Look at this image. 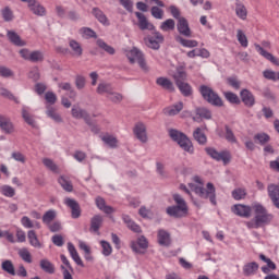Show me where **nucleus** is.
I'll return each mask as SVG.
<instances>
[{"instance_id": "nucleus-1", "label": "nucleus", "mask_w": 279, "mask_h": 279, "mask_svg": "<svg viewBox=\"0 0 279 279\" xmlns=\"http://www.w3.org/2000/svg\"><path fill=\"white\" fill-rule=\"evenodd\" d=\"M254 218L246 222V228L250 230H258V228H265V226H269L271 221H274V214L267 210L260 203L252 204Z\"/></svg>"}, {"instance_id": "nucleus-2", "label": "nucleus", "mask_w": 279, "mask_h": 279, "mask_svg": "<svg viewBox=\"0 0 279 279\" xmlns=\"http://www.w3.org/2000/svg\"><path fill=\"white\" fill-rule=\"evenodd\" d=\"M172 199L177 205L167 207L166 213L174 219H182L189 215V205L180 194H173Z\"/></svg>"}, {"instance_id": "nucleus-3", "label": "nucleus", "mask_w": 279, "mask_h": 279, "mask_svg": "<svg viewBox=\"0 0 279 279\" xmlns=\"http://www.w3.org/2000/svg\"><path fill=\"white\" fill-rule=\"evenodd\" d=\"M169 136L174 142L178 143V145L183 149V151H186L187 154H195V148L193 147V142L184 134L183 132H180L175 129L169 130Z\"/></svg>"}, {"instance_id": "nucleus-4", "label": "nucleus", "mask_w": 279, "mask_h": 279, "mask_svg": "<svg viewBox=\"0 0 279 279\" xmlns=\"http://www.w3.org/2000/svg\"><path fill=\"white\" fill-rule=\"evenodd\" d=\"M198 90L203 99L207 101V104L216 106L217 108L223 107V99H221L219 97V94H217V92H214V89L208 85H201Z\"/></svg>"}, {"instance_id": "nucleus-5", "label": "nucleus", "mask_w": 279, "mask_h": 279, "mask_svg": "<svg viewBox=\"0 0 279 279\" xmlns=\"http://www.w3.org/2000/svg\"><path fill=\"white\" fill-rule=\"evenodd\" d=\"M125 56L131 64H136L137 62L142 71H149L147 62L145 61V54L137 47L128 50Z\"/></svg>"}, {"instance_id": "nucleus-6", "label": "nucleus", "mask_w": 279, "mask_h": 279, "mask_svg": "<svg viewBox=\"0 0 279 279\" xmlns=\"http://www.w3.org/2000/svg\"><path fill=\"white\" fill-rule=\"evenodd\" d=\"M194 193L202 197V199H209L214 206H217V194L213 183H207L206 189L197 185L194 186Z\"/></svg>"}, {"instance_id": "nucleus-7", "label": "nucleus", "mask_w": 279, "mask_h": 279, "mask_svg": "<svg viewBox=\"0 0 279 279\" xmlns=\"http://www.w3.org/2000/svg\"><path fill=\"white\" fill-rule=\"evenodd\" d=\"M144 41L146 47L158 51V49H160V45L165 43V36H162L160 32L154 31L151 35H148L146 38H144Z\"/></svg>"}, {"instance_id": "nucleus-8", "label": "nucleus", "mask_w": 279, "mask_h": 279, "mask_svg": "<svg viewBox=\"0 0 279 279\" xmlns=\"http://www.w3.org/2000/svg\"><path fill=\"white\" fill-rule=\"evenodd\" d=\"M205 151L209 158L217 160V162H220V160L223 162V165H228V162H230V153L226 150L219 153L213 147H206Z\"/></svg>"}, {"instance_id": "nucleus-9", "label": "nucleus", "mask_w": 279, "mask_h": 279, "mask_svg": "<svg viewBox=\"0 0 279 279\" xmlns=\"http://www.w3.org/2000/svg\"><path fill=\"white\" fill-rule=\"evenodd\" d=\"M252 206L238 204L232 207V213L238 217H243L244 219H250L252 217Z\"/></svg>"}, {"instance_id": "nucleus-10", "label": "nucleus", "mask_w": 279, "mask_h": 279, "mask_svg": "<svg viewBox=\"0 0 279 279\" xmlns=\"http://www.w3.org/2000/svg\"><path fill=\"white\" fill-rule=\"evenodd\" d=\"M133 132L137 138V141H141V143H147V126L143 122H138L135 124Z\"/></svg>"}, {"instance_id": "nucleus-11", "label": "nucleus", "mask_w": 279, "mask_h": 279, "mask_svg": "<svg viewBox=\"0 0 279 279\" xmlns=\"http://www.w3.org/2000/svg\"><path fill=\"white\" fill-rule=\"evenodd\" d=\"M241 101L246 106V108H254L256 105V98L254 97V94L250 92V89H242L240 92Z\"/></svg>"}, {"instance_id": "nucleus-12", "label": "nucleus", "mask_w": 279, "mask_h": 279, "mask_svg": "<svg viewBox=\"0 0 279 279\" xmlns=\"http://www.w3.org/2000/svg\"><path fill=\"white\" fill-rule=\"evenodd\" d=\"M177 29L181 36H184L185 38H191V27L189 26V21L185 17L179 19Z\"/></svg>"}, {"instance_id": "nucleus-13", "label": "nucleus", "mask_w": 279, "mask_h": 279, "mask_svg": "<svg viewBox=\"0 0 279 279\" xmlns=\"http://www.w3.org/2000/svg\"><path fill=\"white\" fill-rule=\"evenodd\" d=\"M64 204L72 210V219H80L82 217V208L80 207V203L73 198H65Z\"/></svg>"}, {"instance_id": "nucleus-14", "label": "nucleus", "mask_w": 279, "mask_h": 279, "mask_svg": "<svg viewBox=\"0 0 279 279\" xmlns=\"http://www.w3.org/2000/svg\"><path fill=\"white\" fill-rule=\"evenodd\" d=\"M135 16L136 19H138V27L140 29H142V32H145V29H148L149 32H155L156 26H154V24L147 21V17L145 16V14L141 12H135Z\"/></svg>"}, {"instance_id": "nucleus-15", "label": "nucleus", "mask_w": 279, "mask_h": 279, "mask_svg": "<svg viewBox=\"0 0 279 279\" xmlns=\"http://www.w3.org/2000/svg\"><path fill=\"white\" fill-rule=\"evenodd\" d=\"M184 110V102L179 101L170 107H166L163 109V114H167V117H175L177 114H180Z\"/></svg>"}, {"instance_id": "nucleus-16", "label": "nucleus", "mask_w": 279, "mask_h": 279, "mask_svg": "<svg viewBox=\"0 0 279 279\" xmlns=\"http://www.w3.org/2000/svg\"><path fill=\"white\" fill-rule=\"evenodd\" d=\"M28 8L36 16H45V14H47L45 7H43L37 0H29Z\"/></svg>"}, {"instance_id": "nucleus-17", "label": "nucleus", "mask_w": 279, "mask_h": 279, "mask_svg": "<svg viewBox=\"0 0 279 279\" xmlns=\"http://www.w3.org/2000/svg\"><path fill=\"white\" fill-rule=\"evenodd\" d=\"M7 38L15 47H25V45H27V43H25V40L21 39V36L19 35V33H16L14 31H8Z\"/></svg>"}, {"instance_id": "nucleus-18", "label": "nucleus", "mask_w": 279, "mask_h": 279, "mask_svg": "<svg viewBox=\"0 0 279 279\" xmlns=\"http://www.w3.org/2000/svg\"><path fill=\"white\" fill-rule=\"evenodd\" d=\"M95 204L98 210H101L105 213V215H112V213H114V208L112 206L106 205V199L101 196L96 197Z\"/></svg>"}, {"instance_id": "nucleus-19", "label": "nucleus", "mask_w": 279, "mask_h": 279, "mask_svg": "<svg viewBox=\"0 0 279 279\" xmlns=\"http://www.w3.org/2000/svg\"><path fill=\"white\" fill-rule=\"evenodd\" d=\"M255 49L258 53H260L263 56V58H265L266 60H269V62H271L276 66H279V59L274 57V54H271V52L266 51L265 48H263L258 44H255Z\"/></svg>"}, {"instance_id": "nucleus-20", "label": "nucleus", "mask_w": 279, "mask_h": 279, "mask_svg": "<svg viewBox=\"0 0 279 279\" xmlns=\"http://www.w3.org/2000/svg\"><path fill=\"white\" fill-rule=\"evenodd\" d=\"M157 239L159 245L162 247H169L171 245V234L165 229L158 231Z\"/></svg>"}, {"instance_id": "nucleus-21", "label": "nucleus", "mask_w": 279, "mask_h": 279, "mask_svg": "<svg viewBox=\"0 0 279 279\" xmlns=\"http://www.w3.org/2000/svg\"><path fill=\"white\" fill-rule=\"evenodd\" d=\"M0 129L4 134H12V132H14V124H12L10 118L0 116Z\"/></svg>"}, {"instance_id": "nucleus-22", "label": "nucleus", "mask_w": 279, "mask_h": 279, "mask_svg": "<svg viewBox=\"0 0 279 279\" xmlns=\"http://www.w3.org/2000/svg\"><path fill=\"white\" fill-rule=\"evenodd\" d=\"M68 251L70 252V255L74 263L78 265V267H84V262L82 260V257H80V254L77 253V248H75V245L73 243H68Z\"/></svg>"}, {"instance_id": "nucleus-23", "label": "nucleus", "mask_w": 279, "mask_h": 279, "mask_svg": "<svg viewBox=\"0 0 279 279\" xmlns=\"http://www.w3.org/2000/svg\"><path fill=\"white\" fill-rule=\"evenodd\" d=\"M104 226V217L101 215H95L90 219V227L89 230L90 232H99V228Z\"/></svg>"}, {"instance_id": "nucleus-24", "label": "nucleus", "mask_w": 279, "mask_h": 279, "mask_svg": "<svg viewBox=\"0 0 279 279\" xmlns=\"http://www.w3.org/2000/svg\"><path fill=\"white\" fill-rule=\"evenodd\" d=\"M69 47L73 51V56L75 58H82V56L84 53V49L82 48V45L77 40L70 39Z\"/></svg>"}, {"instance_id": "nucleus-25", "label": "nucleus", "mask_w": 279, "mask_h": 279, "mask_svg": "<svg viewBox=\"0 0 279 279\" xmlns=\"http://www.w3.org/2000/svg\"><path fill=\"white\" fill-rule=\"evenodd\" d=\"M218 136L220 138H226L228 143H236V136L234 135V132L228 124L225 125V135L223 133L219 132Z\"/></svg>"}, {"instance_id": "nucleus-26", "label": "nucleus", "mask_w": 279, "mask_h": 279, "mask_svg": "<svg viewBox=\"0 0 279 279\" xmlns=\"http://www.w3.org/2000/svg\"><path fill=\"white\" fill-rule=\"evenodd\" d=\"M92 14L97 19L98 22H100L102 25H110V22H108V16H106V13L101 11V9L95 7L92 10Z\"/></svg>"}, {"instance_id": "nucleus-27", "label": "nucleus", "mask_w": 279, "mask_h": 279, "mask_svg": "<svg viewBox=\"0 0 279 279\" xmlns=\"http://www.w3.org/2000/svg\"><path fill=\"white\" fill-rule=\"evenodd\" d=\"M177 43H180L182 47H186L187 49H194L197 47L199 43L195 39H185L182 36L178 35L174 37Z\"/></svg>"}, {"instance_id": "nucleus-28", "label": "nucleus", "mask_w": 279, "mask_h": 279, "mask_svg": "<svg viewBox=\"0 0 279 279\" xmlns=\"http://www.w3.org/2000/svg\"><path fill=\"white\" fill-rule=\"evenodd\" d=\"M156 84L158 86H161V88H163L165 90H170V93H173V90H175V87H173V83L167 77H158L156 80Z\"/></svg>"}, {"instance_id": "nucleus-29", "label": "nucleus", "mask_w": 279, "mask_h": 279, "mask_svg": "<svg viewBox=\"0 0 279 279\" xmlns=\"http://www.w3.org/2000/svg\"><path fill=\"white\" fill-rule=\"evenodd\" d=\"M193 137L198 145H206V143H208V137H206V133L202 132L201 128L195 129L193 132Z\"/></svg>"}, {"instance_id": "nucleus-30", "label": "nucleus", "mask_w": 279, "mask_h": 279, "mask_svg": "<svg viewBox=\"0 0 279 279\" xmlns=\"http://www.w3.org/2000/svg\"><path fill=\"white\" fill-rule=\"evenodd\" d=\"M258 263L251 262L244 265L243 267V274L244 276H254L258 271Z\"/></svg>"}, {"instance_id": "nucleus-31", "label": "nucleus", "mask_w": 279, "mask_h": 279, "mask_svg": "<svg viewBox=\"0 0 279 279\" xmlns=\"http://www.w3.org/2000/svg\"><path fill=\"white\" fill-rule=\"evenodd\" d=\"M235 14L242 21H245V19H247V9L245 8V4L241 1H236L235 3Z\"/></svg>"}, {"instance_id": "nucleus-32", "label": "nucleus", "mask_w": 279, "mask_h": 279, "mask_svg": "<svg viewBox=\"0 0 279 279\" xmlns=\"http://www.w3.org/2000/svg\"><path fill=\"white\" fill-rule=\"evenodd\" d=\"M39 267L45 271L46 274H56V266L49 259H41L39 262Z\"/></svg>"}, {"instance_id": "nucleus-33", "label": "nucleus", "mask_w": 279, "mask_h": 279, "mask_svg": "<svg viewBox=\"0 0 279 279\" xmlns=\"http://www.w3.org/2000/svg\"><path fill=\"white\" fill-rule=\"evenodd\" d=\"M101 141L104 142L105 145H108V147H111V149H117L119 140L114 137L113 135H105L101 137Z\"/></svg>"}, {"instance_id": "nucleus-34", "label": "nucleus", "mask_w": 279, "mask_h": 279, "mask_svg": "<svg viewBox=\"0 0 279 279\" xmlns=\"http://www.w3.org/2000/svg\"><path fill=\"white\" fill-rule=\"evenodd\" d=\"M56 217H58V214L56 213V210L49 209L41 217V221L43 223H45V226H49V223H51V221H53Z\"/></svg>"}, {"instance_id": "nucleus-35", "label": "nucleus", "mask_w": 279, "mask_h": 279, "mask_svg": "<svg viewBox=\"0 0 279 279\" xmlns=\"http://www.w3.org/2000/svg\"><path fill=\"white\" fill-rule=\"evenodd\" d=\"M1 267L2 270L9 274L10 276H16V269L14 268V264L12 263V260L7 259L2 262Z\"/></svg>"}, {"instance_id": "nucleus-36", "label": "nucleus", "mask_w": 279, "mask_h": 279, "mask_svg": "<svg viewBox=\"0 0 279 279\" xmlns=\"http://www.w3.org/2000/svg\"><path fill=\"white\" fill-rule=\"evenodd\" d=\"M96 43H97V46L104 51H106V53H109V56H114V53H117V50L114 49V47L106 44L104 39H98Z\"/></svg>"}, {"instance_id": "nucleus-37", "label": "nucleus", "mask_w": 279, "mask_h": 279, "mask_svg": "<svg viewBox=\"0 0 279 279\" xmlns=\"http://www.w3.org/2000/svg\"><path fill=\"white\" fill-rule=\"evenodd\" d=\"M58 182H59L60 186L63 189V191H66V193H73V183H71V181H69V179H66L64 177H60L58 179Z\"/></svg>"}, {"instance_id": "nucleus-38", "label": "nucleus", "mask_w": 279, "mask_h": 279, "mask_svg": "<svg viewBox=\"0 0 279 279\" xmlns=\"http://www.w3.org/2000/svg\"><path fill=\"white\" fill-rule=\"evenodd\" d=\"M27 239L33 247H41L40 241L38 240V235H36V231L29 230L27 232Z\"/></svg>"}, {"instance_id": "nucleus-39", "label": "nucleus", "mask_w": 279, "mask_h": 279, "mask_svg": "<svg viewBox=\"0 0 279 279\" xmlns=\"http://www.w3.org/2000/svg\"><path fill=\"white\" fill-rule=\"evenodd\" d=\"M183 97H191L193 95V87L189 83H181L177 85Z\"/></svg>"}, {"instance_id": "nucleus-40", "label": "nucleus", "mask_w": 279, "mask_h": 279, "mask_svg": "<svg viewBox=\"0 0 279 279\" xmlns=\"http://www.w3.org/2000/svg\"><path fill=\"white\" fill-rule=\"evenodd\" d=\"M173 80L175 82V85L180 86V84L186 83V73L184 71H182V70H178L173 74Z\"/></svg>"}, {"instance_id": "nucleus-41", "label": "nucleus", "mask_w": 279, "mask_h": 279, "mask_svg": "<svg viewBox=\"0 0 279 279\" xmlns=\"http://www.w3.org/2000/svg\"><path fill=\"white\" fill-rule=\"evenodd\" d=\"M227 84L228 86L233 88V90H241V81L239 80L238 76L227 77Z\"/></svg>"}, {"instance_id": "nucleus-42", "label": "nucleus", "mask_w": 279, "mask_h": 279, "mask_svg": "<svg viewBox=\"0 0 279 279\" xmlns=\"http://www.w3.org/2000/svg\"><path fill=\"white\" fill-rule=\"evenodd\" d=\"M223 97L227 99V101H229V104H235V106L241 104V98H239V96L232 92H225Z\"/></svg>"}, {"instance_id": "nucleus-43", "label": "nucleus", "mask_w": 279, "mask_h": 279, "mask_svg": "<svg viewBox=\"0 0 279 279\" xmlns=\"http://www.w3.org/2000/svg\"><path fill=\"white\" fill-rule=\"evenodd\" d=\"M160 29L162 32H171L175 29V21L173 19H168L161 23Z\"/></svg>"}, {"instance_id": "nucleus-44", "label": "nucleus", "mask_w": 279, "mask_h": 279, "mask_svg": "<svg viewBox=\"0 0 279 279\" xmlns=\"http://www.w3.org/2000/svg\"><path fill=\"white\" fill-rule=\"evenodd\" d=\"M29 62H45V53L40 50H34L31 52V61Z\"/></svg>"}, {"instance_id": "nucleus-45", "label": "nucleus", "mask_w": 279, "mask_h": 279, "mask_svg": "<svg viewBox=\"0 0 279 279\" xmlns=\"http://www.w3.org/2000/svg\"><path fill=\"white\" fill-rule=\"evenodd\" d=\"M254 141H257L259 145H267L271 141V137L267 133H257L254 135Z\"/></svg>"}, {"instance_id": "nucleus-46", "label": "nucleus", "mask_w": 279, "mask_h": 279, "mask_svg": "<svg viewBox=\"0 0 279 279\" xmlns=\"http://www.w3.org/2000/svg\"><path fill=\"white\" fill-rule=\"evenodd\" d=\"M195 112H196V116L199 117V119H213V113L207 108H204V107L196 108Z\"/></svg>"}, {"instance_id": "nucleus-47", "label": "nucleus", "mask_w": 279, "mask_h": 279, "mask_svg": "<svg viewBox=\"0 0 279 279\" xmlns=\"http://www.w3.org/2000/svg\"><path fill=\"white\" fill-rule=\"evenodd\" d=\"M1 15L3 21H5V23H10V21H14V12H12V9H10V7H5L4 9H2Z\"/></svg>"}, {"instance_id": "nucleus-48", "label": "nucleus", "mask_w": 279, "mask_h": 279, "mask_svg": "<svg viewBox=\"0 0 279 279\" xmlns=\"http://www.w3.org/2000/svg\"><path fill=\"white\" fill-rule=\"evenodd\" d=\"M233 199H235L236 202L241 201V199H245V197L247 196V192L245 191V189H235L232 191L231 193Z\"/></svg>"}, {"instance_id": "nucleus-49", "label": "nucleus", "mask_w": 279, "mask_h": 279, "mask_svg": "<svg viewBox=\"0 0 279 279\" xmlns=\"http://www.w3.org/2000/svg\"><path fill=\"white\" fill-rule=\"evenodd\" d=\"M80 34L83 38L89 39V38H97V33L93 31L90 27H82L80 29Z\"/></svg>"}, {"instance_id": "nucleus-50", "label": "nucleus", "mask_w": 279, "mask_h": 279, "mask_svg": "<svg viewBox=\"0 0 279 279\" xmlns=\"http://www.w3.org/2000/svg\"><path fill=\"white\" fill-rule=\"evenodd\" d=\"M71 112L74 119H84V117L88 114V111H86V109H82L80 107H73Z\"/></svg>"}, {"instance_id": "nucleus-51", "label": "nucleus", "mask_w": 279, "mask_h": 279, "mask_svg": "<svg viewBox=\"0 0 279 279\" xmlns=\"http://www.w3.org/2000/svg\"><path fill=\"white\" fill-rule=\"evenodd\" d=\"M112 85L109 83H100L97 87L98 95H104V93H107V95H110L112 93Z\"/></svg>"}, {"instance_id": "nucleus-52", "label": "nucleus", "mask_w": 279, "mask_h": 279, "mask_svg": "<svg viewBox=\"0 0 279 279\" xmlns=\"http://www.w3.org/2000/svg\"><path fill=\"white\" fill-rule=\"evenodd\" d=\"M22 117L27 125H31V128H37L36 120H34V117H32V114H29L27 110H22Z\"/></svg>"}, {"instance_id": "nucleus-53", "label": "nucleus", "mask_w": 279, "mask_h": 279, "mask_svg": "<svg viewBox=\"0 0 279 279\" xmlns=\"http://www.w3.org/2000/svg\"><path fill=\"white\" fill-rule=\"evenodd\" d=\"M0 191L4 197H14L16 195V191L10 185H2Z\"/></svg>"}, {"instance_id": "nucleus-54", "label": "nucleus", "mask_w": 279, "mask_h": 279, "mask_svg": "<svg viewBox=\"0 0 279 279\" xmlns=\"http://www.w3.org/2000/svg\"><path fill=\"white\" fill-rule=\"evenodd\" d=\"M0 95L1 97H5L7 99L14 101L15 104H21L19 98H16L10 90L5 89V87H0Z\"/></svg>"}, {"instance_id": "nucleus-55", "label": "nucleus", "mask_w": 279, "mask_h": 279, "mask_svg": "<svg viewBox=\"0 0 279 279\" xmlns=\"http://www.w3.org/2000/svg\"><path fill=\"white\" fill-rule=\"evenodd\" d=\"M19 256L20 258H22V260H24V263H28L31 264L32 263V253H29V250L27 248H21L19 251Z\"/></svg>"}, {"instance_id": "nucleus-56", "label": "nucleus", "mask_w": 279, "mask_h": 279, "mask_svg": "<svg viewBox=\"0 0 279 279\" xmlns=\"http://www.w3.org/2000/svg\"><path fill=\"white\" fill-rule=\"evenodd\" d=\"M236 38H238V41L240 43L241 47L247 48L248 41H247V36L245 35V33H243L241 29H238Z\"/></svg>"}, {"instance_id": "nucleus-57", "label": "nucleus", "mask_w": 279, "mask_h": 279, "mask_svg": "<svg viewBox=\"0 0 279 279\" xmlns=\"http://www.w3.org/2000/svg\"><path fill=\"white\" fill-rule=\"evenodd\" d=\"M100 245L102 247V255L110 256L112 254V245L106 240L100 241Z\"/></svg>"}, {"instance_id": "nucleus-58", "label": "nucleus", "mask_w": 279, "mask_h": 279, "mask_svg": "<svg viewBox=\"0 0 279 279\" xmlns=\"http://www.w3.org/2000/svg\"><path fill=\"white\" fill-rule=\"evenodd\" d=\"M150 14L151 16H154V19L162 20V17L165 16V11L158 7H153L150 9Z\"/></svg>"}, {"instance_id": "nucleus-59", "label": "nucleus", "mask_w": 279, "mask_h": 279, "mask_svg": "<svg viewBox=\"0 0 279 279\" xmlns=\"http://www.w3.org/2000/svg\"><path fill=\"white\" fill-rule=\"evenodd\" d=\"M46 113L50 119L56 121V123H62V117H60L58 112H56V109L49 108Z\"/></svg>"}, {"instance_id": "nucleus-60", "label": "nucleus", "mask_w": 279, "mask_h": 279, "mask_svg": "<svg viewBox=\"0 0 279 279\" xmlns=\"http://www.w3.org/2000/svg\"><path fill=\"white\" fill-rule=\"evenodd\" d=\"M75 86L77 90H83V88L86 87V77L82 75H76L75 76Z\"/></svg>"}, {"instance_id": "nucleus-61", "label": "nucleus", "mask_w": 279, "mask_h": 279, "mask_svg": "<svg viewBox=\"0 0 279 279\" xmlns=\"http://www.w3.org/2000/svg\"><path fill=\"white\" fill-rule=\"evenodd\" d=\"M108 97L113 104H121V101H123V95L113 90H111Z\"/></svg>"}, {"instance_id": "nucleus-62", "label": "nucleus", "mask_w": 279, "mask_h": 279, "mask_svg": "<svg viewBox=\"0 0 279 279\" xmlns=\"http://www.w3.org/2000/svg\"><path fill=\"white\" fill-rule=\"evenodd\" d=\"M29 80H33V82H38L40 80V70H38V66L33 68L28 73Z\"/></svg>"}, {"instance_id": "nucleus-63", "label": "nucleus", "mask_w": 279, "mask_h": 279, "mask_svg": "<svg viewBox=\"0 0 279 279\" xmlns=\"http://www.w3.org/2000/svg\"><path fill=\"white\" fill-rule=\"evenodd\" d=\"M43 163L45 165V167L47 169H49L50 171H58V166L56 165V162H53V160H51L50 158H44L43 159Z\"/></svg>"}, {"instance_id": "nucleus-64", "label": "nucleus", "mask_w": 279, "mask_h": 279, "mask_svg": "<svg viewBox=\"0 0 279 279\" xmlns=\"http://www.w3.org/2000/svg\"><path fill=\"white\" fill-rule=\"evenodd\" d=\"M259 259L267 264L266 267H268V269H271L272 271H275L276 263H274L270 258L265 256V254H259Z\"/></svg>"}]
</instances>
